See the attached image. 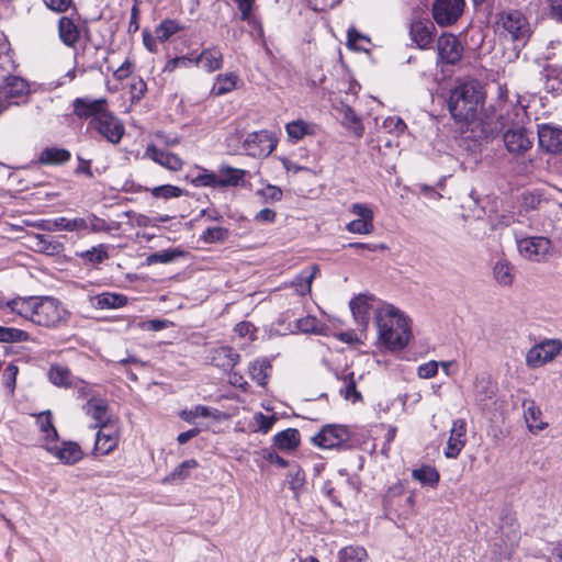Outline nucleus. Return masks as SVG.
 <instances>
[{"instance_id": "c85d7f7f", "label": "nucleus", "mask_w": 562, "mask_h": 562, "mask_svg": "<svg viewBox=\"0 0 562 562\" xmlns=\"http://www.w3.org/2000/svg\"><path fill=\"white\" fill-rule=\"evenodd\" d=\"M274 445L284 451L295 450L300 446V431L295 428H288L274 436Z\"/></svg>"}, {"instance_id": "ea45409f", "label": "nucleus", "mask_w": 562, "mask_h": 562, "mask_svg": "<svg viewBox=\"0 0 562 562\" xmlns=\"http://www.w3.org/2000/svg\"><path fill=\"white\" fill-rule=\"evenodd\" d=\"M524 416L527 426L531 431H539L547 427V424L540 420V408L537 407L532 401H530L528 406L525 408Z\"/></svg>"}, {"instance_id": "0eeeda50", "label": "nucleus", "mask_w": 562, "mask_h": 562, "mask_svg": "<svg viewBox=\"0 0 562 562\" xmlns=\"http://www.w3.org/2000/svg\"><path fill=\"white\" fill-rule=\"evenodd\" d=\"M349 213L355 216L346 224V231L350 234L370 235L374 232V211L367 203H352Z\"/></svg>"}, {"instance_id": "5fc2aeb1", "label": "nucleus", "mask_w": 562, "mask_h": 562, "mask_svg": "<svg viewBox=\"0 0 562 562\" xmlns=\"http://www.w3.org/2000/svg\"><path fill=\"white\" fill-rule=\"evenodd\" d=\"M494 277L496 279H505V278H515V268L510 265L509 261L505 259L498 260L494 266Z\"/></svg>"}, {"instance_id": "052dcab7", "label": "nucleus", "mask_w": 562, "mask_h": 562, "mask_svg": "<svg viewBox=\"0 0 562 562\" xmlns=\"http://www.w3.org/2000/svg\"><path fill=\"white\" fill-rule=\"evenodd\" d=\"M228 231L224 227H209L203 233V239L206 243L223 241L226 239Z\"/></svg>"}, {"instance_id": "49530a36", "label": "nucleus", "mask_w": 562, "mask_h": 562, "mask_svg": "<svg viewBox=\"0 0 562 562\" xmlns=\"http://www.w3.org/2000/svg\"><path fill=\"white\" fill-rule=\"evenodd\" d=\"M55 226L58 229L68 231V232H82L86 229V222L83 217L76 218H66L59 217L54 222Z\"/></svg>"}, {"instance_id": "2eb2a0df", "label": "nucleus", "mask_w": 562, "mask_h": 562, "mask_svg": "<svg viewBox=\"0 0 562 562\" xmlns=\"http://www.w3.org/2000/svg\"><path fill=\"white\" fill-rule=\"evenodd\" d=\"M538 140L542 149L548 153L558 154L562 151V128L541 124L538 126Z\"/></svg>"}, {"instance_id": "a211bd4d", "label": "nucleus", "mask_w": 562, "mask_h": 562, "mask_svg": "<svg viewBox=\"0 0 562 562\" xmlns=\"http://www.w3.org/2000/svg\"><path fill=\"white\" fill-rule=\"evenodd\" d=\"M436 27L429 20L414 21L411 25L409 35L411 40L422 49H427L431 46Z\"/></svg>"}, {"instance_id": "c756f323", "label": "nucleus", "mask_w": 562, "mask_h": 562, "mask_svg": "<svg viewBox=\"0 0 562 562\" xmlns=\"http://www.w3.org/2000/svg\"><path fill=\"white\" fill-rule=\"evenodd\" d=\"M179 416L184 422L192 424L198 417L213 418L215 420H218L221 417V412L216 408H211L209 406L196 405L191 409L181 411Z\"/></svg>"}, {"instance_id": "9b49d317", "label": "nucleus", "mask_w": 562, "mask_h": 562, "mask_svg": "<svg viewBox=\"0 0 562 562\" xmlns=\"http://www.w3.org/2000/svg\"><path fill=\"white\" fill-rule=\"evenodd\" d=\"M276 146V139L267 131L254 132L244 142L245 150L252 157L268 156L274 150Z\"/></svg>"}, {"instance_id": "37998d69", "label": "nucleus", "mask_w": 562, "mask_h": 562, "mask_svg": "<svg viewBox=\"0 0 562 562\" xmlns=\"http://www.w3.org/2000/svg\"><path fill=\"white\" fill-rule=\"evenodd\" d=\"M30 335L22 329L0 326L1 342H24L27 341Z\"/></svg>"}, {"instance_id": "58836bf2", "label": "nucleus", "mask_w": 562, "mask_h": 562, "mask_svg": "<svg viewBox=\"0 0 562 562\" xmlns=\"http://www.w3.org/2000/svg\"><path fill=\"white\" fill-rule=\"evenodd\" d=\"M474 395L476 402L484 405L495 396V386L488 379H477L474 384Z\"/></svg>"}, {"instance_id": "a878e982", "label": "nucleus", "mask_w": 562, "mask_h": 562, "mask_svg": "<svg viewBox=\"0 0 562 562\" xmlns=\"http://www.w3.org/2000/svg\"><path fill=\"white\" fill-rule=\"evenodd\" d=\"M36 302L37 296H18L13 300L7 301L5 306L9 307L12 313L33 321Z\"/></svg>"}, {"instance_id": "c03bdc74", "label": "nucleus", "mask_w": 562, "mask_h": 562, "mask_svg": "<svg viewBox=\"0 0 562 562\" xmlns=\"http://www.w3.org/2000/svg\"><path fill=\"white\" fill-rule=\"evenodd\" d=\"M183 251L180 249H164L161 251L154 252L147 257V262L151 263H169L181 257Z\"/></svg>"}, {"instance_id": "4be33fe9", "label": "nucleus", "mask_w": 562, "mask_h": 562, "mask_svg": "<svg viewBox=\"0 0 562 562\" xmlns=\"http://www.w3.org/2000/svg\"><path fill=\"white\" fill-rule=\"evenodd\" d=\"M239 353L229 346L215 348L211 357L212 363L223 370H232L239 362Z\"/></svg>"}, {"instance_id": "de8ad7c7", "label": "nucleus", "mask_w": 562, "mask_h": 562, "mask_svg": "<svg viewBox=\"0 0 562 562\" xmlns=\"http://www.w3.org/2000/svg\"><path fill=\"white\" fill-rule=\"evenodd\" d=\"M150 193L154 198L168 200L181 196L183 191L181 188L172 184H162L150 189Z\"/></svg>"}, {"instance_id": "a18cd8bd", "label": "nucleus", "mask_w": 562, "mask_h": 562, "mask_svg": "<svg viewBox=\"0 0 562 562\" xmlns=\"http://www.w3.org/2000/svg\"><path fill=\"white\" fill-rule=\"evenodd\" d=\"M78 256L82 258L85 261L91 263H101L109 257L108 247L101 244L98 245L97 247H92L89 250L78 254Z\"/></svg>"}, {"instance_id": "423d86ee", "label": "nucleus", "mask_w": 562, "mask_h": 562, "mask_svg": "<svg viewBox=\"0 0 562 562\" xmlns=\"http://www.w3.org/2000/svg\"><path fill=\"white\" fill-rule=\"evenodd\" d=\"M519 255L530 261H544L552 254L551 240L544 236L525 237L517 240Z\"/></svg>"}, {"instance_id": "cd10ccee", "label": "nucleus", "mask_w": 562, "mask_h": 562, "mask_svg": "<svg viewBox=\"0 0 562 562\" xmlns=\"http://www.w3.org/2000/svg\"><path fill=\"white\" fill-rule=\"evenodd\" d=\"M272 369L271 360L267 357L258 358L250 362L249 374L254 381L263 386L267 384L268 372Z\"/></svg>"}, {"instance_id": "e433bc0d", "label": "nucleus", "mask_w": 562, "mask_h": 562, "mask_svg": "<svg viewBox=\"0 0 562 562\" xmlns=\"http://www.w3.org/2000/svg\"><path fill=\"white\" fill-rule=\"evenodd\" d=\"M238 79V76L234 72L218 75L215 78L212 93L215 95H223L233 91L237 86Z\"/></svg>"}, {"instance_id": "2f4dec72", "label": "nucleus", "mask_w": 562, "mask_h": 562, "mask_svg": "<svg viewBox=\"0 0 562 562\" xmlns=\"http://www.w3.org/2000/svg\"><path fill=\"white\" fill-rule=\"evenodd\" d=\"M40 430L45 434L46 443L57 442L58 431L53 423V414L50 411H44L37 415L36 419Z\"/></svg>"}, {"instance_id": "603ef678", "label": "nucleus", "mask_w": 562, "mask_h": 562, "mask_svg": "<svg viewBox=\"0 0 562 562\" xmlns=\"http://www.w3.org/2000/svg\"><path fill=\"white\" fill-rule=\"evenodd\" d=\"M198 461L194 459L181 462L170 474L172 480H184L189 476L190 471L198 468Z\"/></svg>"}, {"instance_id": "8fccbe9b", "label": "nucleus", "mask_w": 562, "mask_h": 562, "mask_svg": "<svg viewBox=\"0 0 562 562\" xmlns=\"http://www.w3.org/2000/svg\"><path fill=\"white\" fill-rule=\"evenodd\" d=\"M347 44L351 49L367 52L369 49L367 45L370 44V40L368 36L360 34L357 30L350 29L348 30Z\"/></svg>"}, {"instance_id": "f3484780", "label": "nucleus", "mask_w": 562, "mask_h": 562, "mask_svg": "<svg viewBox=\"0 0 562 562\" xmlns=\"http://www.w3.org/2000/svg\"><path fill=\"white\" fill-rule=\"evenodd\" d=\"M144 156L170 171H180L183 167V161L178 155L160 149L154 144L147 145Z\"/></svg>"}, {"instance_id": "aec40b11", "label": "nucleus", "mask_w": 562, "mask_h": 562, "mask_svg": "<svg viewBox=\"0 0 562 562\" xmlns=\"http://www.w3.org/2000/svg\"><path fill=\"white\" fill-rule=\"evenodd\" d=\"M194 65H200L206 72H214L223 67V53L220 47L204 48L199 56L193 58Z\"/></svg>"}, {"instance_id": "473e14b6", "label": "nucleus", "mask_w": 562, "mask_h": 562, "mask_svg": "<svg viewBox=\"0 0 562 562\" xmlns=\"http://www.w3.org/2000/svg\"><path fill=\"white\" fill-rule=\"evenodd\" d=\"M412 477L415 481H418L422 485L436 487L439 483L440 474L436 470V468L428 464H424L419 469L413 470Z\"/></svg>"}, {"instance_id": "4d7b16f0", "label": "nucleus", "mask_w": 562, "mask_h": 562, "mask_svg": "<svg viewBox=\"0 0 562 562\" xmlns=\"http://www.w3.org/2000/svg\"><path fill=\"white\" fill-rule=\"evenodd\" d=\"M289 487L294 492V495L297 496L300 490L305 484V473L301 468L296 467L295 470L289 473Z\"/></svg>"}, {"instance_id": "864d4df0", "label": "nucleus", "mask_w": 562, "mask_h": 562, "mask_svg": "<svg viewBox=\"0 0 562 562\" xmlns=\"http://www.w3.org/2000/svg\"><path fill=\"white\" fill-rule=\"evenodd\" d=\"M257 195L260 196L263 202H278L282 199L283 192L279 187L267 184L265 188L257 191Z\"/></svg>"}, {"instance_id": "1a4fd4ad", "label": "nucleus", "mask_w": 562, "mask_h": 562, "mask_svg": "<svg viewBox=\"0 0 562 562\" xmlns=\"http://www.w3.org/2000/svg\"><path fill=\"white\" fill-rule=\"evenodd\" d=\"M350 434L345 426L329 424L312 438V442L323 449L340 448L348 443Z\"/></svg>"}, {"instance_id": "0e129e2a", "label": "nucleus", "mask_w": 562, "mask_h": 562, "mask_svg": "<svg viewBox=\"0 0 562 562\" xmlns=\"http://www.w3.org/2000/svg\"><path fill=\"white\" fill-rule=\"evenodd\" d=\"M255 420L258 425L259 431L267 434L272 428L277 419L273 415L268 416L262 413H257L255 415Z\"/></svg>"}, {"instance_id": "6e6552de", "label": "nucleus", "mask_w": 562, "mask_h": 562, "mask_svg": "<svg viewBox=\"0 0 562 562\" xmlns=\"http://www.w3.org/2000/svg\"><path fill=\"white\" fill-rule=\"evenodd\" d=\"M562 350V341L559 339H546L532 348L526 355V364L529 368H539L552 361Z\"/></svg>"}, {"instance_id": "a19ab883", "label": "nucleus", "mask_w": 562, "mask_h": 562, "mask_svg": "<svg viewBox=\"0 0 562 562\" xmlns=\"http://www.w3.org/2000/svg\"><path fill=\"white\" fill-rule=\"evenodd\" d=\"M339 393L348 401L358 402L362 398L361 393L357 390L353 372L348 373L344 378V385L340 386Z\"/></svg>"}, {"instance_id": "69168bd1", "label": "nucleus", "mask_w": 562, "mask_h": 562, "mask_svg": "<svg viewBox=\"0 0 562 562\" xmlns=\"http://www.w3.org/2000/svg\"><path fill=\"white\" fill-rule=\"evenodd\" d=\"M297 327L303 333H317L319 329V322L316 317L307 316L299 321Z\"/></svg>"}, {"instance_id": "7ed1b4c3", "label": "nucleus", "mask_w": 562, "mask_h": 562, "mask_svg": "<svg viewBox=\"0 0 562 562\" xmlns=\"http://www.w3.org/2000/svg\"><path fill=\"white\" fill-rule=\"evenodd\" d=\"M485 100L482 86L475 81L464 82L451 92L449 110L454 120L471 122L477 119Z\"/></svg>"}, {"instance_id": "f8f14e48", "label": "nucleus", "mask_w": 562, "mask_h": 562, "mask_svg": "<svg viewBox=\"0 0 562 562\" xmlns=\"http://www.w3.org/2000/svg\"><path fill=\"white\" fill-rule=\"evenodd\" d=\"M503 138L506 149L514 155H521L533 145V135L525 127L509 128L504 133Z\"/></svg>"}, {"instance_id": "9d476101", "label": "nucleus", "mask_w": 562, "mask_h": 562, "mask_svg": "<svg viewBox=\"0 0 562 562\" xmlns=\"http://www.w3.org/2000/svg\"><path fill=\"white\" fill-rule=\"evenodd\" d=\"M464 0H436L432 5V16L440 26L454 24L462 15Z\"/></svg>"}, {"instance_id": "20e7f679", "label": "nucleus", "mask_w": 562, "mask_h": 562, "mask_svg": "<svg viewBox=\"0 0 562 562\" xmlns=\"http://www.w3.org/2000/svg\"><path fill=\"white\" fill-rule=\"evenodd\" d=\"M497 24L502 33L508 35L514 42L513 47L503 54L504 59L496 65L505 71L508 64L518 59L520 49L529 40L531 31L527 19L520 12L514 10L502 12Z\"/></svg>"}, {"instance_id": "5701e85b", "label": "nucleus", "mask_w": 562, "mask_h": 562, "mask_svg": "<svg viewBox=\"0 0 562 562\" xmlns=\"http://www.w3.org/2000/svg\"><path fill=\"white\" fill-rule=\"evenodd\" d=\"M87 415L91 416L95 420V427L106 428L110 420L108 414V403L105 400L100 397L90 398L83 406Z\"/></svg>"}, {"instance_id": "f704fd0d", "label": "nucleus", "mask_w": 562, "mask_h": 562, "mask_svg": "<svg viewBox=\"0 0 562 562\" xmlns=\"http://www.w3.org/2000/svg\"><path fill=\"white\" fill-rule=\"evenodd\" d=\"M217 178L220 187L237 186L245 176V170L233 168L229 166H221L218 168Z\"/></svg>"}, {"instance_id": "f257e3e1", "label": "nucleus", "mask_w": 562, "mask_h": 562, "mask_svg": "<svg viewBox=\"0 0 562 562\" xmlns=\"http://www.w3.org/2000/svg\"><path fill=\"white\" fill-rule=\"evenodd\" d=\"M106 99L91 100L88 98L74 101L75 114L81 119L91 117L90 126L108 142L119 144L125 133L124 124L106 109Z\"/></svg>"}, {"instance_id": "ddd939ff", "label": "nucleus", "mask_w": 562, "mask_h": 562, "mask_svg": "<svg viewBox=\"0 0 562 562\" xmlns=\"http://www.w3.org/2000/svg\"><path fill=\"white\" fill-rule=\"evenodd\" d=\"M437 50L440 60L446 64H457L463 56V46L459 38L450 33H443L437 41Z\"/></svg>"}, {"instance_id": "39448f33", "label": "nucleus", "mask_w": 562, "mask_h": 562, "mask_svg": "<svg viewBox=\"0 0 562 562\" xmlns=\"http://www.w3.org/2000/svg\"><path fill=\"white\" fill-rule=\"evenodd\" d=\"M33 322L40 326L53 327L64 321L66 311L52 296H37Z\"/></svg>"}, {"instance_id": "6ab92c4d", "label": "nucleus", "mask_w": 562, "mask_h": 562, "mask_svg": "<svg viewBox=\"0 0 562 562\" xmlns=\"http://www.w3.org/2000/svg\"><path fill=\"white\" fill-rule=\"evenodd\" d=\"M375 302L376 299L369 294H359L350 301L351 313L360 326L367 327L370 319V310L374 308Z\"/></svg>"}, {"instance_id": "c9c22d12", "label": "nucleus", "mask_w": 562, "mask_h": 562, "mask_svg": "<svg viewBox=\"0 0 562 562\" xmlns=\"http://www.w3.org/2000/svg\"><path fill=\"white\" fill-rule=\"evenodd\" d=\"M49 381L59 387H70L72 385V374L66 367L52 364L48 370Z\"/></svg>"}, {"instance_id": "7c9ffc66", "label": "nucleus", "mask_w": 562, "mask_h": 562, "mask_svg": "<svg viewBox=\"0 0 562 562\" xmlns=\"http://www.w3.org/2000/svg\"><path fill=\"white\" fill-rule=\"evenodd\" d=\"M337 562H369V554L362 546L350 544L338 551Z\"/></svg>"}, {"instance_id": "3c124183", "label": "nucleus", "mask_w": 562, "mask_h": 562, "mask_svg": "<svg viewBox=\"0 0 562 562\" xmlns=\"http://www.w3.org/2000/svg\"><path fill=\"white\" fill-rule=\"evenodd\" d=\"M35 250L54 255L59 251L60 245L49 241L44 235H36L33 237V246Z\"/></svg>"}, {"instance_id": "680f3d73", "label": "nucleus", "mask_w": 562, "mask_h": 562, "mask_svg": "<svg viewBox=\"0 0 562 562\" xmlns=\"http://www.w3.org/2000/svg\"><path fill=\"white\" fill-rule=\"evenodd\" d=\"M19 373L18 366L10 363L3 372V385L12 393L16 385V375Z\"/></svg>"}, {"instance_id": "412c9836", "label": "nucleus", "mask_w": 562, "mask_h": 562, "mask_svg": "<svg viewBox=\"0 0 562 562\" xmlns=\"http://www.w3.org/2000/svg\"><path fill=\"white\" fill-rule=\"evenodd\" d=\"M30 91L29 83L19 76H5L0 79V95L18 98L26 95Z\"/></svg>"}, {"instance_id": "338daca9", "label": "nucleus", "mask_w": 562, "mask_h": 562, "mask_svg": "<svg viewBox=\"0 0 562 562\" xmlns=\"http://www.w3.org/2000/svg\"><path fill=\"white\" fill-rule=\"evenodd\" d=\"M438 372V362L431 360L426 363H423L418 367V376L422 379H431Z\"/></svg>"}, {"instance_id": "b1692460", "label": "nucleus", "mask_w": 562, "mask_h": 562, "mask_svg": "<svg viewBox=\"0 0 562 562\" xmlns=\"http://www.w3.org/2000/svg\"><path fill=\"white\" fill-rule=\"evenodd\" d=\"M58 35L66 46L75 47L80 38V30L74 19L61 16L58 21Z\"/></svg>"}, {"instance_id": "393cba45", "label": "nucleus", "mask_w": 562, "mask_h": 562, "mask_svg": "<svg viewBox=\"0 0 562 562\" xmlns=\"http://www.w3.org/2000/svg\"><path fill=\"white\" fill-rule=\"evenodd\" d=\"M119 442L116 430L106 428H100L97 432L94 452L99 454H109L113 451Z\"/></svg>"}, {"instance_id": "4c0bfd02", "label": "nucleus", "mask_w": 562, "mask_h": 562, "mask_svg": "<svg viewBox=\"0 0 562 562\" xmlns=\"http://www.w3.org/2000/svg\"><path fill=\"white\" fill-rule=\"evenodd\" d=\"M70 153L64 148H45L40 155V161L44 165H59L68 161Z\"/></svg>"}, {"instance_id": "72a5a7b5", "label": "nucleus", "mask_w": 562, "mask_h": 562, "mask_svg": "<svg viewBox=\"0 0 562 562\" xmlns=\"http://www.w3.org/2000/svg\"><path fill=\"white\" fill-rule=\"evenodd\" d=\"M285 131L290 139L297 142L306 135L315 134V125L303 120H297L288 123Z\"/></svg>"}, {"instance_id": "dca6fc26", "label": "nucleus", "mask_w": 562, "mask_h": 562, "mask_svg": "<svg viewBox=\"0 0 562 562\" xmlns=\"http://www.w3.org/2000/svg\"><path fill=\"white\" fill-rule=\"evenodd\" d=\"M467 423L464 419L459 418L453 420L450 429V436L445 449V456L449 459H456L467 442Z\"/></svg>"}, {"instance_id": "774afa93", "label": "nucleus", "mask_w": 562, "mask_h": 562, "mask_svg": "<svg viewBox=\"0 0 562 562\" xmlns=\"http://www.w3.org/2000/svg\"><path fill=\"white\" fill-rule=\"evenodd\" d=\"M383 126L389 132H392L395 134H401L406 128L405 123L400 117H396V116H390V117L385 119Z\"/></svg>"}, {"instance_id": "bf43d9fd", "label": "nucleus", "mask_w": 562, "mask_h": 562, "mask_svg": "<svg viewBox=\"0 0 562 562\" xmlns=\"http://www.w3.org/2000/svg\"><path fill=\"white\" fill-rule=\"evenodd\" d=\"M194 65L193 58L187 56L175 57L164 66L165 72H172L178 68H189Z\"/></svg>"}, {"instance_id": "79ce46f5", "label": "nucleus", "mask_w": 562, "mask_h": 562, "mask_svg": "<svg viewBox=\"0 0 562 562\" xmlns=\"http://www.w3.org/2000/svg\"><path fill=\"white\" fill-rule=\"evenodd\" d=\"M180 30L181 26L177 21L165 20L155 29V35L159 42H166Z\"/></svg>"}, {"instance_id": "09e8293b", "label": "nucleus", "mask_w": 562, "mask_h": 562, "mask_svg": "<svg viewBox=\"0 0 562 562\" xmlns=\"http://www.w3.org/2000/svg\"><path fill=\"white\" fill-rule=\"evenodd\" d=\"M342 124L348 128H351L358 137L362 136L363 126L355 111L349 106L344 110Z\"/></svg>"}, {"instance_id": "4468645a", "label": "nucleus", "mask_w": 562, "mask_h": 562, "mask_svg": "<svg viewBox=\"0 0 562 562\" xmlns=\"http://www.w3.org/2000/svg\"><path fill=\"white\" fill-rule=\"evenodd\" d=\"M45 450L66 465L78 463L85 456L81 447L75 441H63L60 446L56 442L46 443Z\"/></svg>"}, {"instance_id": "13d9d810", "label": "nucleus", "mask_w": 562, "mask_h": 562, "mask_svg": "<svg viewBox=\"0 0 562 562\" xmlns=\"http://www.w3.org/2000/svg\"><path fill=\"white\" fill-rule=\"evenodd\" d=\"M541 202V195L535 191L524 192L520 196V205L526 211L539 207Z\"/></svg>"}, {"instance_id": "f03ea898", "label": "nucleus", "mask_w": 562, "mask_h": 562, "mask_svg": "<svg viewBox=\"0 0 562 562\" xmlns=\"http://www.w3.org/2000/svg\"><path fill=\"white\" fill-rule=\"evenodd\" d=\"M378 338L385 348L397 351L404 349L411 339L407 317L392 304L383 303L374 308Z\"/></svg>"}, {"instance_id": "bb28decb", "label": "nucleus", "mask_w": 562, "mask_h": 562, "mask_svg": "<svg viewBox=\"0 0 562 562\" xmlns=\"http://www.w3.org/2000/svg\"><path fill=\"white\" fill-rule=\"evenodd\" d=\"M127 296L119 293L103 292L94 296H90L91 305L95 308H119L127 303Z\"/></svg>"}, {"instance_id": "6e6d98bb", "label": "nucleus", "mask_w": 562, "mask_h": 562, "mask_svg": "<svg viewBox=\"0 0 562 562\" xmlns=\"http://www.w3.org/2000/svg\"><path fill=\"white\" fill-rule=\"evenodd\" d=\"M193 184L195 187H220L218 186V178L217 173L215 172H209L207 170L203 169L201 173H199L193 179Z\"/></svg>"}, {"instance_id": "e2e57ef3", "label": "nucleus", "mask_w": 562, "mask_h": 562, "mask_svg": "<svg viewBox=\"0 0 562 562\" xmlns=\"http://www.w3.org/2000/svg\"><path fill=\"white\" fill-rule=\"evenodd\" d=\"M83 221L86 222V229L89 232H103L108 229V225L105 221L97 217L95 215L91 214L87 217H83Z\"/></svg>"}]
</instances>
